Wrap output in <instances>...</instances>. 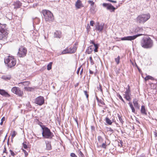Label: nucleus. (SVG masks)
<instances>
[{
  "instance_id": "1",
  "label": "nucleus",
  "mask_w": 157,
  "mask_h": 157,
  "mask_svg": "<svg viewBox=\"0 0 157 157\" xmlns=\"http://www.w3.org/2000/svg\"><path fill=\"white\" fill-rule=\"evenodd\" d=\"M141 46L144 48L149 49L152 48L153 45V41L148 37H144L140 42Z\"/></svg>"
},
{
  "instance_id": "2",
  "label": "nucleus",
  "mask_w": 157,
  "mask_h": 157,
  "mask_svg": "<svg viewBox=\"0 0 157 157\" xmlns=\"http://www.w3.org/2000/svg\"><path fill=\"white\" fill-rule=\"evenodd\" d=\"M42 135L44 138L51 139L54 136L53 133L48 127L43 126L42 127Z\"/></svg>"
},
{
  "instance_id": "3",
  "label": "nucleus",
  "mask_w": 157,
  "mask_h": 157,
  "mask_svg": "<svg viewBox=\"0 0 157 157\" xmlns=\"http://www.w3.org/2000/svg\"><path fill=\"white\" fill-rule=\"evenodd\" d=\"M149 13L142 14L139 15L136 18L137 23L140 24H144L150 18Z\"/></svg>"
},
{
  "instance_id": "4",
  "label": "nucleus",
  "mask_w": 157,
  "mask_h": 157,
  "mask_svg": "<svg viewBox=\"0 0 157 157\" xmlns=\"http://www.w3.org/2000/svg\"><path fill=\"white\" fill-rule=\"evenodd\" d=\"M42 13L44 16V18L46 21H52L54 20V17L52 13L49 11L43 10Z\"/></svg>"
},
{
  "instance_id": "5",
  "label": "nucleus",
  "mask_w": 157,
  "mask_h": 157,
  "mask_svg": "<svg viewBox=\"0 0 157 157\" xmlns=\"http://www.w3.org/2000/svg\"><path fill=\"white\" fill-rule=\"evenodd\" d=\"M6 24L2 25L0 24V40H2L5 39L7 33L6 32Z\"/></svg>"
},
{
  "instance_id": "6",
  "label": "nucleus",
  "mask_w": 157,
  "mask_h": 157,
  "mask_svg": "<svg viewBox=\"0 0 157 157\" xmlns=\"http://www.w3.org/2000/svg\"><path fill=\"white\" fill-rule=\"evenodd\" d=\"M16 60L13 57L10 56L4 59V62L7 64L8 66L10 68L14 66L16 64Z\"/></svg>"
},
{
  "instance_id": "7",
  "label": "nucleus",
  "mask_w": 157,
  "mask_h": 157,
  "mask_svg": "<svg viewBox=\"0 0 157 157\" xmlns=\"http://www.w3.org/2000/svg\"><path fill=\"white\" fill-rule=\"evenodd\" d=\"M27 53L26 48L24 46H21L19 48L17 56L20 58L24 57L26 56Z\"/></svg>"
},
{
  "instance_id": "8",
  "label": "nucleus",
  "mask_w": 157,
  "mask_h": 157,
  "mask_svg": "<svg viewBox=\"0 0 157 157\" xmlns=\"http://www.w3.org/2000/svg\"><path fill=\"white\" fill-rule=\"evenodd\" d=\"M11 91L19 96H22L23 95V91H21L19 87L16 86L13 87L12 88Z\"/></svg>"
},
{
  "instance_id": "9",
  "label": "nucleus",
  "mask_w": 157,
  "mask_h": 157,
  "mask_svg": "<svg viewBox=\"0 0 157 157\" xmlns=\"http://www.w3.org/2000/svg\"><path fill=\"white\" fill-rule=\"evenodd\" d=\"M102 6L103 7L106 8V9L109 11L110 12H114L116 8L114 7L111 4L103 3Z\"/></svg>"
},
{
  "instance_id": "10",
  "label": "nucleus",
  "mask_w": 157,
  "mask_h": 157,
  "mask_svg": "<svg viewBox=\"0 0 157 157\" xmlns=\"http://www.w3.org/2000/svg\"><path fill=\"white\" fill-rule=\"evenodd\" d=\"M44 98L41 96H40L36 98L35 100V103L40 105H42L44 103Z\"/></svg>"
},
{
  "instance_id": "11",
  "label": "nucleus",
  "mask_w": 157,
  "mask_h": 157,
  "mask_svg": "<svg viewBox=\"0 0 157 157\" xmlns=\"http://www.w3.org/2000/svg\"><path fill=\"white\" fill-rule=\"evenodd\" d=\"M142 35L141 34L136 35L133 36H129L121 38L122 40H132L135 39L137 37Z\"/></svg>"
},
{
  "instance_id": "12",
  "label": "nucleus",
  "mask_w": 157,
  "mask_h": 157,
  "mask_svg": "<svg viewBox=\"0 0 157 157\" xmlns=\"http://www.w3.org/2000/svg\"><path fill=\"white\" fill-rule=\"evenodd\" d=\"M104 26V23L98 22L95 26V30L98 31L99 32H102L103 30Z\"/></svg>"
},
{
  "instance_id": "13",
  "label": "nucleus",
  "mask_w": 157,
  "mask_h": 157,
  "mask_svg": "<svg viewBox=\"0 0 157 157\" xmlns=\"http://www.w3.org/2000/svg\"><path fill=\"white\" fill-rule=\"evenodd\" d=\"M77 43H75L72 47H71L69 49L70 53H74L75 52L77 48Z\"/></svg>"
},
{
  "instance_id": "14",
  "label": "nucleus",
  "mask_w": 157,
  "mask_h": 157,
  "mask_svg": "<svg viewBox=\"0 0 157 157\" xmlns=\"http://www.w3.org/2000/svg\"><path fill=\"white\" fill-rule=\"evenodd\" d=\"M0 94L5 97H10V94L4 90L0 89Z\"/></svg>"
},
{
  "instance_id": "15",
  "label": "nucleus",
  "mask_w": 157,
  "mask_h": 157,
  "mask_svg": "<svg viewBox=\"0 0 157 157\" xmlns=\"http://www.w3.org/2000/svg\"><path fill=\"white\" fill-rule=\"evenodd\" d=\"M55 37L60 38L62 37V35L61 32L59 31H56L54 33Z\"/></svg>"
},
{
  "instance_id": "16",
  "label": "nucleus",
  "mask_w": 157,
  "mask_h": 157,
  "mask_svg": "<svg viewBox=\"0 0 157 157\" xmlns=\"http://www.w3.org/2000/svg\"><path fill=\"white\" fill-rule=\"evenodd\" d=\"M13 5L14 6V8L17 9L20 7L21 6V3L20 1H17L16 2H14Z\"/></svg>"
},
{
  "instance_id": "17",
  "label": "nucleus",
  "mask_w": 157,
  "mask_h": 157,
  "mask_svg": "<svg viewBox=\"0 0 157 157\" xmlns=\"http://www.w3.org/2000/svg\"><path fill=\"white\" fill-rule=\"evenodd\" d=\"M75 6L77 9H79L83 6L80 0H78L76 2Z\"/></svg>"
},
{
  "instance_id": "18",
  "label": "nucleus",
  "mask_w": 157,
  "mask_h": 157,
  "mask_svg": "<svg viewBox=\"0 0 157 157\" xmlns=\"http://www.w3.org/2000/svg\"><path fill=\"white\" fill-rule=\"evenodd\" d=\"M46 144V149L47 150H50L52 149V146L51 144V142L46 141H45Z\"/></svg>"
},
{
  "instance_id": "19",
  "label": "nucleus",
  "mask_w": 157,
  "mask_h": 157,
  "mask_svg": "<svg viewBox=\"0 0 157 157\" xmlns=\"http://www.w3.org/2000/svg\"><path fill=\"white\" fill-rule=\"evenodd\" d=\"M133 103L134 106L138 109H139L140 106L139 105L137 102V101L136 99H134L133 100Z\"/></svg>"
},
{
  "instance_id": "20",
  "label": "nucleus",
  "mask_w": 157,
  "mask_h": 157,
  "mask_svg": "<svg viewBox=\"0 0 157 157\" xmlns=\"http://www.w3.org/2000/svg\"><path fill=\"white\" fill-rule=\"evenodd\" d=\"M141 112L143 114L147 115V113L145 111V107L144 106H141Z\"/></svg>"
},
{
  "instance_id": "21",
  "label": "nucleus",
  "mask_w": 157,
  "mask_h": 157,
  "mask_svg": "<svg viewBox=\"0 0 157 157\" xmlns=\"http://www.w3.org/2000/svg\"><path fill=\"white\" fill-rule=\"evenodd\" d=\"M19 84H21L24 86H28L30 84V82L28 81H25L20 82Z\"/></svg>"
},
{
  "instance_id": "22",
  "label": "nucleus",
  "mask_w": 157,
  "mask_h": 157,
  "mask_svg": "<svg viewBox=\"0 0 157 157\" xmlns=\"http://www.w3.org/2000/svg\"><path fill=\"white\" fill-rule=\"evenodd\" d=\"M149 79H151V80H153L154 79V78L150 76V75H147V76L145 78L144 80L145 81H147Z\"/></svg>"
},
{
  "instance_id": "23",
  "label": "nucleus",
  "mask_w": 157,
  "mask_h": 157,
  "mask_svg": "<svg viewBox=\"0 0 157 157\" xmlns=\"http://www.w3.org/2000/svg\"><path fill=\"white\" fill-rule=\"evenodd\" d=\"M67 53H70L69 49L67 48H66L61 52V54H64Z\"/></svg>"
},
{
  "instance_id": "24",
  "label": "nucleus",
  "mask_w": 157,
  "mask_h": 157,
  "mask_svg": "<svg viewBox=\"0 0 157 157\" xmlns=\"http://www.w3.org/2000/svg\"><path fill=\"white\" fill-rule=\"evenodd\" d=\"M124 98H125L126 100L128 101H130L131 99V98L129 95V94H125L124 95Z\"/></svg>"
},
{
  "instance_id": "25",
  "label": "nucleus",
  "mask_w": 157,
  "mask_h": 157,
  "mask_svg": "<svg viewBox=\"0 0 157 157\" xmlns=\"http://www.w3.org/2000/svg\"><path fill=\"white\" fill-rule=\"evenodd\" d=\"M105 119L106 123L108 124L111 125L112 124V122L111 121V120L108 118V117H106Z\"/></svg>"
},
{
  "instance_id": "26",
  "label": "nucleus",
  "mask_w": 157,
  "mask_h": 157,
  "mask_svg": "<svg viewBox=\"0 0 157 157\" xmlns=\"http://www.w3.org/2000/svg\"><path fill=\"white\" fill-rule=\"evenodd\" d=\"M2 78L5 80H9L11 78V76L10 75L3 76Z\"/></svg>"
},
{
  "instance_id": "27",
  "label": "nucleus",
  "mask_w": 157,
  "mask_h": 157,
  "mask_svg": "<svg viewBox=\"0 0 157 157\" xmlns=\"http://www.w3.org/2000/svg\"><path fill=\"white\" fill-rule=\"evenodd\" d=\"M129 105H130V106L131 108L132 109V112L133 113H135V110L134 107H133L132 102H129Z\"/></svg>"
},
{
  "instance_id": "28",
  "label": "nucleus",
  "mask_w": 157,
  "mask_h": 157,
  "mask_svg": "<svg viewBox=\"0 0 157 157\" xmlns=\"http://www.w3.org/2000/svg\"><path fill=\"white\" fill-rule=\"evenodd\" d=\"M107 146V145H106V142L105 141V143H102L100 147L105 149H106Z\"/></svg>"
},
{
  "instance_id": "29",
  "label": "nucleus",
  "mask_w": 157,
  "mask_h": 157,
  "mask_svg": "<svg viewBox=\"0 0 157 157\" xmlns=\"http://www.w3.org/2000/svg\"><path fill=\"white\" fill-rule=\"evenodd\" d=\"M128 88H127L126 89V91L125 92V94H129L130 90V86L129 85L128 86Z\"/></svg>"
},
{
  "instance_id": "30",
  "label": "nucleus",
  "mask_w": 157,
  "mask_h": 157,
  "mask_svg": "<svg viewBox=\"0 0 157 157\" xmlns=\"http://www.w3.org/2000/svg\"><path fill=\"white\" fill-rule=\"evenodd\" d=\"M115 60L116 63L117 64H118L120 62V57L119 56H118L117 58H115Z\"/></svg>"
},
{
  "instance_id": "31",
  "label": "nucleus",
  "mask_w": 157,
  "mask_h": 157,
  "mask_svg": "<svg viewBox=\"0 0 157 157\" xmlns=\"http://www.w3.org/2000/svg\"><path fill=\"white\" fill-rule=\"evenodd\" d=\"M98 141L100 142V143H101L103 142V139L101 136H98Z\"/></svg>"
},
{
  "instance_id": "32",
  "label": "nucleus",
  "mask_w": 157,
  "mask_h": 157,
  "mask_svg": "<svg viewBox=\"0 0 157 157\" xmlns=\"http://www.w3.org/2000/svg\"><path fill=\"white\" fill-rule=\"evenodd\" d=\"M117 116L119 121L122 124L123 123V121L122 119V116H121L119 114H117Z\"/></svg>"
},
{
  "instance_id": "33",
  "label": "nucleus",
  "mask_w": 157,
  "mask_h": 157,
  "mask_svg": "<svg viewBox=\"0 0 157 157\" xmlns=\"http://www.w3.org/2000/svg\"><path fill=\"white\" fill-rule=\"evenodd\" d=\"M52 64V63L51 62L47 65L48 70H49L51 69Z\"/></svg>"
},
{
  "instance_id": "34",
  "label": "nucleus",
  "mask_w": 157,
  "mask_h": 157,
  "mask_svg": "<svg viewBox=\"0 0 157 157\" xmlns=\"http://www.w3.org/2000/svg\"><path fill=\"white\" fill-rule=\"evenodd\" d=\"M88 2L89 4H90L91 6H93L94 4V2L92 1L89 0L88 1Z\"/></svg>"
},
{
  "instance_id": "35",
  "label": "nucleus",
  "mask_w": 157,
  "mask_h": 157,
  "mask_svg": "<svg viewBox=\"0 0 157 157\" xmlns=\"http://www.w3.org/2000/svg\"><path fill=\"white\" fill-rule=\"evenodd\" d=\"M94 46L95 47V48L94 49V51L95 52H98V45L97 44H94Z\"/></svg>"
},
{
  "instance_id": "36",
  "label": "nucleus",
  "mask_w": 157,
  "mask_h": 157,
  "mask_svg": "<svg viewBox=\"0 0 157 157\" xmlns=\"http://www.w3.org/2000/svg\"><path fill=\"white\" fill-rule=\"evenodd\" d=\"M32 89V88L30 87H27L26 86L24 87L25 90L28 91H31Z\"/></svg>"
},
{
  "instance_id": "37",
  "label": "nucleus",
  "mask_w": 157,
  "mask_h": 157,
  "mask_svg": "<svg viewBox=\"0 0 157 157\" xmlns=\"http://www.w3.org/2000/svg\"><path fill=\"white\" fill-rule=\"evenodd\" d=\"M120 142H119V141L118 144V146L119 147H121L122 146V144L123 143V142L121 140H120Z\"/></svg>"
},
{
  "instance_id": "38",
  "label": "nucleus",
  "mask_w": 157,
  "mask_h": 157,
  "mask_svg": "<svg viewBox=\"0 0 157 157\" xmlns=\"http://www.w3.org/2000/svg\"><path fill=\"white\" fill-rule=\"evenodd\" d=\"M16 135V134L15 132V131H13L11 135V138L13 139L15 136Z\"/></svg>"
},
{
  "instance_id": "39",
  "label": "nucleus",
  "mask_w": 157,
  "mask_h": 157,
  "mask_svg": "<svg viewBox=\"0 0 157 157\" xmlns=\"http://www.w3.org/2000/svg\"><path fill=\"white\" fill-rule=\"evenodd\" d=\"M22 144L24 148L26 149L28 148V146L27 145L25 144V142L23 143Z\"/></svg>"
},
{
  "instance_id": "40",
  "label": "nucleus",
  "mask_w": 157,
  "mask_h": 157,
  "mask_svg": "<svg viewBox=\"0 0 157 157\" xmlns=\"http://www.w3.org/2000/svg\"><path fill=\"white\" fill-rule=\"evenodd\" d=\"M10 153L11 155L13 156H14L15 155V154L14 152L11 150H10Z\"/></svg>"
},
{
  "instance_id": "41",
  "label": "nucleus",
  "mask_w": 157,
  "mask_h": 157,
  "mask_svg": "<svg viewBox=\"0 0 157 157\" xmlns=\"http://www.w3.org/2000/svg\"><path fill=\"white\" fill-rule=\"evenodd\" d=\"M90 63L91 64V65H93L94 64V62H93V60L92 59V57L90 56Z\"/></svg>"
},
{
  "instance_id": "42",
  "label": "nucleus",
  "mask_w": 157,
  "mask_h": 157,
  "mask_svg": "<svg viewBox=\"0 0 157 157\" xmlns=\"http://www.w3.org/2000/svg\"><path fill=\"white\" fill-rule=\"evenodd\" d=\"M85 94L86 96V98H88L89 97V95L87 94V92L86 91H84Z\"/></svg>"
},
{
  "instance_id": "43",
  "label": "nucleus",
  "mask_w": 157,
  "mask_h": 157,
  "mask_svg": "<svg viewBox=\"0 0 157 157\" xmlns=\"http://www.w3.org/2000/svg\"><path fill=\"white\" fill-rule=\"evenodd\" d=\"M119 98H120V100H121L123 102H124V103H125V101H124V100H123V99L122 98V97L120 95H119Z\"/></svg>"
},
{
  "instance_id": "44",
  "label": "nucleus",
  "mask_w": 157,
  "mask_h": 157,
  "mask_svg": "<svg viewBox=\"0 0 157 157\" xmlns=\"http://www.w3.org/2000/svg\"><path fill=\"white\" fill-rule=\"evenodd\" d=\"M70 155L71 157H77L76 155L73 153H71Z\"/></svg>"
},
{
  "instance_id": "45",
  "label": "nucleus",
  "mask_w": 157,
  "mask_h": 157,
  "mask_svg": "<svg viewBox=\"0 0 157 157\" xmlns=\"http://www.w3.org/2000/svg\"><path fill=\"white\" fill-rule=\"evenodd\" d=\"M107 130L113 132V130L110 128H107Z\"/></svg>"
},
{
  "instance_id": "46",
  "label": "nucleus",
  "mask_w": 157,
  "mask_h": 157,
  "mask_svg": "<svg viewBox=\"0 0 157 157\" xmlns=\"http://www.w3.org/2000/svg\"><path fill=\"white\" fill-rule=\"evenodd\" d=\"M22 150L25 153V156H27L28 155V153L26 152V151L25 150L23 149H22Z\"/></svg>"
},
{
  "instance_id": "47",
  "label": "nucleus",
  "mask_w": 157,
  "mask_h": 157,
  "mask_svg": "<svg viewBox=\"0 0 157 157\" xmlns=\"http://www.w3.org/2000/svg\"><path fill=\"white\" fill-rule=\"evenodd\" d=\"M94 24V21H91L90 22V25L91 26H93Z\"/></svg>"
},
{
  "instance_id": "48",
  "label": "nucleus",
  "mask_w": 157,
  "mask_h": 157,
  "mask_svg": "<svg viewBox=\"0 0 157 157\" xmlns=\"http://www.w3.org/2000/svg\"><path fill=\"white\" fill-rule=\"evenodd\" d=\"M154 134L155 137L157 139V132L156 131L154 132Z\"/></svg>"
},
{
  "instance_id": "49",
  "label": "nucleus",
  "mask_w": 157,
  "mask_h": 157,
  "mask_svg": "<svg viewBox=\"0 0 157 157\" xmlns=\"http://www.w3.org/2000/svg\"><path fill=\"white\" fill-rule=\"evenodd\" d=\"M81 68V66L80 67H79L78 68V70L77 71V73L78 75V74L79 73V71H80V70Z\"/></svg>"
},
{
  "instance_id": "50",
  "label": "nucleus",
  "mask_w": 157,
  "mask_h": 157,
  "mask_svg": "<svg viewBox=\"0 0 157 157\" xmlns=\"http://www.w3.org/2000/svg\"><path fill=\"white\" fill-rule=\"evenodd\" d=\"M107 1H109L110 2H113V3H116L117 2L115 1H113L112 0H107Z\"/></svg>"
},
{
  "instance_id": "51",
  "label": "nucleus",
  "mask_w": 157,
  "mask_h": 157,
  "mask_svg": "<svg viewBox=\"0 0 157 157\" xmlns=\"http://www.w3.org/2000/svg\"><path fill=\"white\" fill-rule=\"evenodd\" d=\"M5 117H3L2 118V119H1V121H2V122H3V121H5Z\"/></svg>"
},
{
  "instance_id": "52",
  "label": "nucleus",
  "mask_w": 157,
  "mask_h": 157,
  "mask_svg": "<svg viewBox=\"0 0 157 157\" xmlns=\"http://www.w3.org/2000/svg\"><path fill=\"white\" fill-rule=\"evenodd\" d=\"M6 148L5 147L4 148V150L3 151V153H7L6 152Z\"/></svg>"
},
{
  "instance_id": "53",
  "label": "nucleus",
  "mask_w": 157,
  "mask_h": 157,
  "mask_svg": "<svg viewBox=\"0 0 157 157\" xmlns=\"http://www.w3.org/2000/svg\"><path fill=\"white\" fill-rule=\"evenodd\" d=\"M90 43L93 44L94 45V44H95L94 43V41H93V40H90Z\"/></svg>"
},
{
  "instance_id": "54",
  "label": "nucleus",
  "mask_w": 157,
  "mask_h": 157,
  "mask_svg": "<svg viewBox=\"0 0 157 157\" xmlns=\"http://www.w3.org/2000/svg\"><path fill=\"white\" fill-rule=\"evenodd\" d=\"M79 154L81 156H82L83 155V154L80 151V152H79Z\"/></svg>"
},
{
  "instance_id": "55",
  "label": "nucleus",
  "mask_w": 157,
  "mask_h": 157,
  "mask_svg": "<svg viewBox=\"0 0 157 157\" xmlns=\"http://www.w3.org/2000/svg\"><path fill=\"white\" fill-rule=\"evenodd\" d=\"M83 68H82V69H81V71H80V74L81 75L82 74V73L83 72Z\"/></svg>"
},
{
  "instance_id": "56",
  "label": "nucleus",
  "mask_w": 157,
  "mask_h": 157,
  "mask_svg": "<svg viewBox=\"0 0 157 157\" xmlns=\"http://www.w3.org/2000/svg\"><path fill=\"white\" fill-rule=\"evenodd\" d=\"M90 73L91 74H92L93 73V71L91 70H90Z\"/></svg>"
},
{
  "instance_id": "57",
  "label": "nucleus",
  "mask_w": 157,
  "mask_h": 157,
  "mask_svg": "<svg viewBox=\"0 0 157 157\" xmlns=\"http://www.w3.org/2000/svg\"><path fill=\"white\" fill-rule=\"evenodd\" d=\"M100 90L102 91V89L101 88V86L100 85Z\"/></svg>"
},
{
  "instance_id": "58",
  "label": "nucleus",
  "mask_w": 157,
  "mask_h": 157,
  "mask_svg": "<svg viewBox=\"0 0 157 157\" xmlns=\"http://www.w3.org/2000/svg\"><path fill=\"white\" fill-rule=\"evenodd\" d=\"M75 121H76V122L77 123V124H78V121H77V119H75Z\"/></svg>"
},
{
  "instance_id": "59",
  "label": "nucleus",
  "mask_w": 157,
  "mask_h": 157,
  "mask_svg": "<svg viewBox=\"0 0 157 157\" xmlns=\"http://www.w3.org/2000/svg\"><path fill=\"white\" fill-rule=\"evenodd\" d=\"M3 122H2V121H1L0 123V124L1 125H2L3 124Z\"/></svg>"
},
{
  "instance_id": "60",
  "label": "nucleus",
  "mask_w": 157,
  "mask_h": 157,
  "mask_svg": "<svg viewBox=\"0 0 157 157\" xmlns=\"http://www.w3.org/2000/svg\"><path fill=\"white\" fill-rule=\"evenodd\" d=\"M92 9V7L90 8V10H91Z\"/></svg>"
},
{
  "instance_id": "61",
  "label": "nucleus",
  "mask_w": 157,
  "mask_h": 157,
  "mask_svg": "<svg viewBox=\"0 0 157 157\" xmlns=\"http://www.w3.org/2000/svg\"><path fill=\"white\" fill-rule=\"evenodd\" d=\"M98 97H97V100H98Z\"/></svg>"
},
{
  "instance_id": "62",
  "label": "nucleus",
  "mask_w": 157,
  "mask_h": 157,
  "mask_svg": "<svg viewBox=\"0 0 157 157\" xmlns=\"http://www.w3.org/2000/svg\"><path fill=\"white\" fill-rule=\"evenodd\" d=\"M3 157H6L5 156H3Z\"/></svg>"
}]
</instances>
